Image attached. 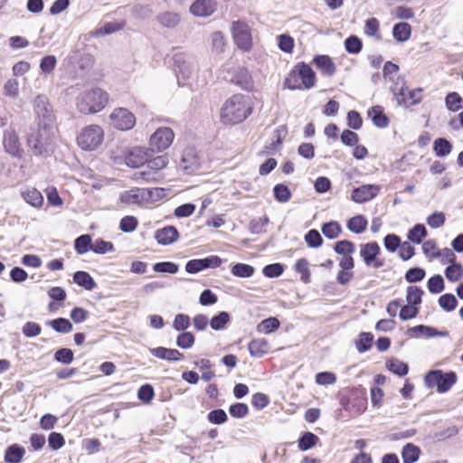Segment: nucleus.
<instances>
[{"label": "nucleus", "mask_w": 463, "mask_h": 463, "mask_svg": "<svg viewBox=\"0 0 463 463\" xmlns=\"http://www.w3.org/2000/svg\"><path fill=\"white\" fill-rule=\"evenodd\" d=\"M251 110L249 96L235 94L225 101L221 116L223 122L237 124L246 119Z\"/></svg>", "instance_id": "obj_1"}, {"label": "nucleus", "mask_w": 463, "mask_h": 463, "mask_svg": "<svg viewBox=\"0 0 463 463\" xmlns=\"http://www.w3.org/2000/svg\"><path fill=\"white\" fill-rule=\"evenodd\" d=\"M108 93L99 88L83 91L77 97V109L82 114L100 111L108 103Z\"/></svg>", "instance_id": "obj_2"}, {"label": "nucleus", "mask_w": 463, "mask_h": 463, "mask_svg": "<svg viewBox=\"0 0 463 463\" xmlns=\"http://www.w3.org/2000/svg\"><path fill=\"white\" fill-rule=\"evenodd\" d=\"M28 146L34 156H50L54 149L52 137L48 126L39 125V128L33 130L27 137Z\"/></svg>", "instance_id": "obj_3"}, {"label": "nucleus", "mask_w": 463, "mask_h": 463, "mask_svg": "<svg viewBox=\"0 0 463 463\" xmlns=\"http://www.w3.org/2000/svg\"><path fill=\"white\" fill-rule=\"evenodd\" d=\"M390 80L393 81V85L392 86V91L393 95L396 97L399 105H403L404 107H411L420 102L422 99L421 89L418 88L410 90L406 87L404 80L400 77H398L396 80H394L393 78L390 77Z\"/></svg>", "instance_id": "obj_4"}, {"label": "nucleus", "mask_w": 463, "mask_h": 463, "mask_svg": "<svg viewBox=\"0 0 463 463\" xmlns=\"http://www.w3.org/2000/svg\"><path fill=\"white\" fill-rule=\"evenodd\" d=\"M457 382L454 372L443 373L441 370L430 371L425 376V384L429 388L437 387L439 393L448 392Z\"/></svg>", "instance_id": "obj_5"}, {"label": "nucleus", "mask_w": 463, "mask_h": 463, "mask_svg": "<svg viewBox=\"0 0 463 463\" xmlns=\"http://www.w3.org/2000/svg\"><path fill=\"white\" fill-rule=\"evenodd\" d=\"M175 71L177 77L179 86H184L181 79L186 80L190 79L195 70L196 61L193 55L186 52H177L173 56Z\"/></svg>", "instance_id": "obj_6"}, {"label": "nucleus", "mask_w": 463, "mask_h": 463, "mask_svg": "<svg viewBox=\"0 0 463 463\" xmlns=\"http://www.w3.org/2000/svg\"><path fill=\"white\" fill-rule=\"evenodd\" d=\"M103 140V130L97 125L86 127L77 137L78 145L84 150L96 149Z\"/></svg>", "instance_id": "obj_7"}, {"label": "nucleus", "mask_w": 463, "mask_h": 463, "mask_svg": "<svg viewBox=\"0 0 463 463\" xmlns=\"http://www.w3.org/2000/svg\"><path fill=\"white\" fill-rule=\"evenodd\" d=\"M232 33L234 43L243 51L249 52L252 47V38L250 28L245 22L234 21L232 24Z\"/></svg>", "instance_id": "obj_8"}, {"label": "nucleus", "mask_w": 463, "mask_h": 463, "mask_svg": "<svg viewBox=\"0 0 463 463\" xmlns=\"http://www.w3.org/2000/svg\"><path fill=\"white\" fill-rule=\"evenodd\" d=\"M291 76L301 80L302 85L292 86L291 90H309L316 85V73L313 69L303 62L295 66V70L291 71Z\"/></svg>", "instance_id": "obj_9"}, {"label": "nucleus", "mask_w": 463, "mask_h": 463, "mask_svg": "<svg viewBox=\"0 0 463 463\" xmlns=\"http://www.w3.org/2000/svg\"><path fill=\"white\" fill-rule=\"evenodd\" d=\"M222 263V259L217 255H211L203 259H194L186 262L185 271L189 274H196L207 269L218 268Z\"/></svg>", "instance_id": "obj_10"}, {"label": "nucleus", "mask_w": 463, "mask_h": 463, "mask_svg": "<svg viewBox=\"0 0 463 463\" xmlns=\"http://www.w3.org/2000/svg\"><path fill=\"white\" fill-rule=\"evenodd\" d=\"M149 191L147 188L134 187L120 194L119 200L122 203L130 205H144L149 203Z\"/></svg>", "instance_id": "obj_11"}, {"label": "nucleus", "mask_w": 463, "mask_h": 463, "mask_svg": "<svg viewBox=\"0 0 463 463\" xmlns=\"http://www.w3.org/2000/svg\"><path fill=\"white\" fill-rule=\"evenodd\" d=\"M111 124L119 130H129L136 124V117L125 108H118L110 115Z\"/></svg>", "instance_id": "obj_12"}, {"label": "nucleus", "mask_w": 463, "mask_h": 463, "mask_svg": "<svg viewBox=\"0 0 463 463\" xmlns=\"http://www.w3.org/2000/svg\"><path fill=\"white\" fill-rule=\"evenodd\" d=\"M174 137L175 134L170 128H159L150 137L151 149L161 152L168 148Z\"/></svg>", "instance_id": "obj_13"}, {"label": "nucleus", "mask_w": 463, "mask_h": 463, "mask_svg": "<svg viewBox=\"0 0 463 463\" xmlns=\"http://www.w3.org/2000/svg\"><path fill=\"white\" fill-rule=\"evenodd\" d=\"M34 112L42 121L43 126H48L53 119L52 109L48 99L43 95H38L33 101Z\"/></svg>", "instance_id": "obj_14"}, {"label": "nucleus", "mask_w": 463, "mask_h": 463, "mask_svg": "<svg viewBox=\"0 0 463 463\" xmlns=\"http://www.w3.org/2000/svg\"><path fill=\"white\" fill-rule=\"evenodd\" d=\"M380 190L378 184H364L353 190L351 198L357 203H364L376 197Z\"/></svg>", "instance_id": "obj_15"}, {"label": "nucleus", "mask_w": 463, "mask_h": 463, "mask_svg": "<svg viewBox=\"0 0 463 463\" xmlns=\"http://www.w3.org/2000/svg\"><path fill=\"white\" fill-rule=\"evenodd\" d=\"M3 145L5 152L11 156L15 157H21L23 156L24 151L19 137L14 129L8 128L5 130Z\"/></svg>", "instance_id": "obj_16"}, {"label": "nucleus", "mask_w": 463, "mask_h": 463, "mask_svg": "<svg viewBox=\"0 0 463 463\" xmlns=\"http://www.w3.org/2000/svg\"><path fill=\"white\" fill-rule=\"evenodd\" d=\"M217 0H195L190 6V12L197 17H208L217 10Z\"/></svg>", "instance_id": "obj_17"}, {"label": "nucleus", "mask_w": 463, "mask_h": 463, "mask_svg": "<svg viewBox=\"0 0 463 463\" xmlns=\"http://www.w3.org/2000/svg\"><path fill=\"white\" fill-rule=\"evenodd\" d=\"M200 158L196 150L193 147H188L184 150L180 167L183 168L187 174H192L199 169Z\"/></svg>", "instance_id": "obj_18"}, {"label": "nucleus", "mask_w": 463, "mask_h": 463, "mask_svg": "<svg viewBox=\"0 0 463 463\" xmlns=\"http://www.w3.org/2000/svg\"><path fill=\"white\" fill-rule=\"evenodd\" d=\"M231 81L244 90H251L254 83L246 68L238 67L233 70Z\"/></svg>", "instance_id": "obj_19"}, {"label": "nucleus", "mask_w": 463, "mask_h": 463, "mask_svg": "<svg viewBox=\"0 0 463 463\" xmlns=\"http://www.w3.org/2000/svg\"><path fill=\"white\" fill-rule=\"evenodd\" d=\"M149 353L155 357L168 362H178L184 359V355L177 349L166 348L164 346L150 348Z\"/></svg>", "instance_id": "obj_20"}, {"label": "nucleus", "mask_w": 463, "mask_h": 463, "mask_svg": "<svg viewBox=\"0 0 463 463\" xmlns=\"http://www.w3.org/2000/svg\"><path fill=\"white\" fill-rule=\"evenodd\" d=\"M155 239L160 245H169L179 239V232L175 226H165L156 232Z\"/></svg>", "instance_id": "obj_21"}, {"label": "nucleus", "mask_w": 463, "mask_h": 463, "mask_svg": "<svg viewBox=\"0 0 463 463\" xmlns=\"http://www.w3.org/2000/svg\"><path fill=\"white\" fill-rule=\"evenodd\" d=\"M146 150L143 147L133 148L125 157L126 165L132 168H137L146 165L147 161Z\"/></svg>", "instance_id": "obj_22"}, {"label": "nucleus", "mask_w": 463, "mask_h": 463, "mask_svg": "<svg viewBox=\"0 0 463 463\" xmlns=\"http://www.w3.org/2000/svg\"><path fill=\"white\" fill-rule=\"evenodd\" d=\"M381 251L377 242H368L360 245V255L367 266H371Z\"/></svg>", "instance_id": "obj_23"}, {"label": "nucleus", "mask_w": 463, "mask_h": 463, "mask_svg": "<svg viewBox=\"0 0 463 463\" xmlns=\"http://www.w3.org/2000/svg\"><path fill=\"white\" fill-rule=\"evenodd\" d=\"M314 62L325 76L332 77L335 73V65L328 55H317Z\"/></svg>", "instance_id": "obj_24"}, {"label": "nucleus", "mask_w": 463, "mask_h": 463, "mask_svg": "<svg viewBox=\"0 0 463 463\" xmlns=\"http://www.w3.org/2000/svg\"><path fill=\"white\" fill-rule=\"evenodd\" d=\"M269 348L270 345L265 338L253 339L248 345L250 354L257 358L262 357Z\"/></svg>", "instance_id": "obj_25"}, {"label": "nucleus", "mask_w": 463, "mask_h": 463, "mask_svg": "<svg viewBox=\"0 0 463 463\" xmlns=\"http://www.w3.org/2000/svg\"><path fill=\"white\" fill-rule=\"evenodd\" d=\"M73 281L86 290H92L97 287V283L87 271H76L73 274Z\"/></svg>", "instance_id": "obj_26"}, {"label": "nucleus", "mask_w": 463, "mask_h": 463, "mask_svg": "<svg viewBox=\"0 0 463 463\" xmlns=\"http://www.w3.org/2000/svg\"><path fill=\"white\" fill-rule=\"evenodd\" d=\"M45 325L52 327L54 331L60 334H67L71 332L73 329V326L70 320L64 317L47 320Z\"/></svg>", "instance_id": "obj_27"}, {"label": "nucleus", "mask_w": 463, "mask_h": 463, "mask_svg": "<svg viewBox=\"0 0 463 463\" xmlns=\"http://www.w3.org/2000/svg\"><path fill=\"white\" fill-rule=\"evenodd\" d=\"M24 453V449L20 445H10L5 450V460L6 463H20Z\"/></svg>", "instance_id": "obj_28"}, {"label": "nucleus", "mask_w": 463, "mask_h": 463, "mask_svg": "<svg viewBox=\"0 0 463 463\" xmlns=\"http://www.w3.org/2000/svg\"><path fill=\"white\" fill-rule=\"evenodd\" d=\"M231 321V316L227 311H221L214 315L209 321V325L213 330H223Z\"/></svg>", "instance_id": "obj_29"}, {"label": "nucleus", "mask_w": 463, "mask_h": 463, "mask_svg": "<svg viewBox=\"0 0 463 463\" xmlns=\"http://www.w3.org/2000/svg\"><path fill=\"white\" fill-rule=\"evenodd\" d=\"M319 441V438L310 432L306 431L302 434V436L298 440V447L301 451H307L312 448H314L317 442Z\"/></svg>", "instance_id": "obj_30"}, {"label": "nucleus", "mask_w": 463, "mask_h": 463, "mask_svg": "<svg viewBox=\"0 0 463 463\" xmlns=\"http://www.w3.org/2000/svg\"><path fill=\"white\" fill-rule=\"evenodd\" d=\"M369 115L372 116V120L376 127L383 128L389 125V118L383 113L381 106L373 107L372 110L369 111Z\"/></svg>", "instance_id": "obj_31"}, {"label": "nucleus", "mask_w": 463, "mask_h": 463, "mask_svg": "<svg viewBox=\"0 0 463 463\" xmlns=\"http://www.w3.org/2000/svg\"><path fill=\"white\" fill-rule=\"evenodd\" d=\"M420 453L419 447L412 443H408L403 447L402 458L403 463H414L418 460Z\"/></svg>", "instance_id": "obj_32"}, {"label": "nucleus", "mask_w": 463, "mask_h": 463, "mask_svg": "<svg viewBox=\"0 0 463 463\" xmlns=\"http://www.w3.org/2000/svg\"><path fill=\"white\" fill-rule=\"evenodd\" d=\"M452 144L443 137L437 138L433 143V151L439 157H444L450 154Z\"/></svg>", "instance_id": "obj_33"}, {"label": "nucleus", "mask_w": 463, "mask_h": 463, "mask_svg": "<svg viewBox=\"0 0 463 463\" xmlns=\"http://www.w3.org/2000/svg\"><path fill=\"white\" fill-rule=\"evenodd\" d=\"M92 240L90 234H83L79 236L74 241V249L78 254H85L91 250Z\"/></svg>", "instance_id": "obj_34"}, {"label": "nucleus", "mask_w": 463, "mask_h": 463, "mask_svg": "<svg viewBox=\"0 0 463 463\" xmlns=\"http://www.w3.org/2000/svg\"><path fill=\"white\" fill-rule=\"evenodd\" d=\"M367 223V220L363 215H356L348 220L347 228L352 232L360 234L366 230Z\"/></svg>", "instance_id": "obj_35"}, {"label": "nucleus", "mask_w": 463, "mask_h": 463, "mask_svg": "<svg viewBox=\"0 0 463 463\" xmlns=\"http://www.w3.org/2000/svg\"><path fill=\"white\" fill-rule=\"evenodd\" d=\"M428 232L423 224L418 223L414 225L408 232L407 238L410 241L420 244L422 240L427 237Z\"/></svg>", "instance_id": "obj_36"}, {"label": "nucleus", "mask_w": 463, "mask_h": 463, "mask_svg": "<svg viewBox=\"0 0 463 463\" xmlns=\"http://www.w3.org/2000/svg\"><path fill=\"white\" fill-rule=\"evenodd\" d=\"M231 272L235 277L247 279L254 274L255 269L250 264L239 262L232 267Z\"/></svg>", "instance_id": "obj_37"}, {"label": "nucleus", "mask_w": 463, "mask_h": 463, "mask_svg": "<svg viewBox=\"0 0 463 463\" xmlns=\"http://www.w3.org/2000/svg\"><path fill=\"white\" fill-rule=\"evenodd\" d=\"M392 34L396 41L405 42L411 36V25L402 22L393 26Z\"/></svg>", "instance_id": "obj_38"}, {"label": "nucleus", "mask_w": 463, "mask_h": 463, "mask_svg": "<svg viewBox=\"0 0 463 463\" xmlns=\"http://www.w3.org/2000/svg\"><path fill=\"white\" fill-rule=\"evenodd\" d=\"M157 22L167 28L175 27L180 22V16L176 13L165 12L156 17Z\"/></svg>", "instance_id": "obj_39"}, {"label": "nucleus", "mask_w": 463, "mask_h": 463, "mask_svg": "<svg viewBox=\"0 0 463 463\" xmlns=\"http://www.w3.org/2000/svg\"><path fill=\"white\" fill-rule=\"evenodd\" d=\"M445 105L449 111H458L463 108V99L458 92H449L445 98Z\"/></svg>", "instance_id": "obj_40"}, {"label": "nucleus", "mask_w": 463, "mask_h": 463, "mask_svg": "<svg viewBox=\"0 0 463 463\" xmlns=\"http://www.w3.org/2000/svg\"><path fill=\"white\" fill-rule=\"evenodd\" d=\"M295 270L297 273L300 274V280L303 283L307 284L311 281L309 263L306 259H300L297 261L295 265Z\"/></svg>", "instance_id": "obj_41"}, {"label": "nucleus", "mask_w": 463, "mask_h": 463, "mask_svg": "<svg viewBox=\"0 0 463 463\" xmlns=\"http://www.w3.org/2000/svg\"><path fill=\"white\" fill-rule=\"evenodd\" d=\"M279 327V321L276 317L263 319L258 326L257 331L262 334H270Z\"/></svg>", "instance_id": "obj_42"}, {"label": "nucleus", "mask_w": 463, "mask_h": 463, "mask_svg": "<svg viewBox=\"0 0 463 463\" xmlns=\"http://www.w3.org/2000/svg\"><path fill=\"white\" fill-rule=\"evenodd\" d=\"M321 230H322L323 234L327 239H330V240H334V239L337 238L340 235L341 231H342L340 224L335 221H332V222L324 223L322 225Z\"/></svg>", "instance_id": "obj_43"}, {"label": "nucleus", "mask_w": 463, "mask_h": 463, "mask_svg": "<svg viewBox=\"0 0 463 463\" xmlns=\"http://www.w3.org/2000/svg\"><path fill=\"white\" fill-rule=\"evenodd\" d=\"M22 195L24 201L33 207H40L43 203V196L34 188L28 190L27 192H24Z\"/></svg>", "instance_id": "obj_44"}, {"label": "nucleus", "mask_w": 463, "mask_h": 463, "mask_svg": "<svg viewBox=\"0 0 463 463\" xmlns=\"http://www.w3.org/2000/svg\"><path fill=\"white\" fill-rule=\"evenodd\" d=\"M160 174L151 169H144L134 174V180H143L146 183H156L160 178Z\"/></svg>", "instance_id": "obj_45"}, {"label": "nucleus", "mask_w": 463, "mask_h": 463, "mask_svg": "<svg viewBox=\"0 0 463 463\" xmlns=\"http://www.w3.org/2000/svg\"><path fill=\"white\" fill-rule=\"evenodd\" d=\"M423 290L420 288L415 286H410L407 288L406 300L409 305L416 307L421 303V297Z\"/></svg>", "instance_id": "obj_46"}, {"label": "nucleus", "mask_w": 463, "mask_h": 463, "mask_svg": "<svg viewBox=\"0 0 463 463\" xmlns=\"http://www.w3.org/2000/svg\"><path fill=\"white\" fill-rule=\"evenodd\" d=\"M439 307L447 311H453L458 306V300L453 294L446 293L439 297Z\"/></svg>", "instance_id": "obj_47"}, {"label": "nucleus", "mask_w": 463, "mask_h": 463, "mask_svg": "<svg viewBox=\"0 0 463 463\" xmlns=\"http://www.w3.org/2000/svg\"><path fill=\"white\" fill-rule=\"evenodd\" d=\"M195 342L193 333L188 331L181 332L176 337V345L183 349L191 348Z\"/></svg>", "instance_id": "obj_48"}, {"label": "nucleus", "mask_w": 463, "mask_h": 463, "mask_svg": "<svg viewBox=\"0 0 463 463\" xmlns=\"http://www.w3.org/2000/svg\"><path fill=\"white\" fill-rule=\"evenodd\" d=\"M386 366L392 373L399 376L406 375L409 371L407 364L397 359L388 361Z\"/></svg>", "instance_id": "obj_49"}, {"label": "nucleus", "mask_w": 463, "mask_h": 463, "mask_svg": "<svg viewBox=\"0 0 463 463\" xmlns=\"http://www.w3.org/2000/svg\"><path fill=\"white\" fill-rule=\"evenodd\" d=\"M91 250L96 254L112 252L114 251V244L111 241H107L99 238L92 242Z\"/></svg>", "instance_id": "obj_50"}, {"label": "nucleus", "mask_w": 463, "mask_h": 463, "mask_svg": "<svg viewBox=\"0 0 463 463\" xmlns=\"http://www.w3.org/2000/svg\"><path fill=\"white\" fill-rule=\"evenodd\" d=\"M168 164V158L166 156L162 155L156 156L154 158L149 159L147 157V161L146 162V168L156 171L159 173V170L165 168Z\"/></svg>", "instance_id": "obj_51"}, {"label": "nucleus", "mask_w": 463, "mask_h": 463, "mask_svg": "<svg viewBox=\"0 0 463 463\" xmlns=\"http://www.w3.org/2000/svg\"><path fill=\"white\" fill-rule=\"evenodd\" d=\"M153 269L158 273L175 274L179 269V266L172 261H161L155 263Z\"/></svg>", "instance_id": "obj_52"}, {"label": "nucleus", "mask_w": 463, "mask_h": 463, "mask_svg": "<svg viewBox=\"0 0 463 463\" xmlns=\"http://www.w3.org/2000/svg\"><path fill=\"white\" fill-rule=\"evenodd\" d=\"M54 359L58 363L63 364H70L74 359V353L71 349L62 347L58 349L54 354Z\"/></svg>", "instance_id": "obj_53"}, {"label": "nucleus", "mask_w": 463, "mask_h": 463, "mask_svg": "<svg viewBox=\"0 0 463 463\" xmlns=\"http://www.w3.org/2000/svg\"><path fill=\"white\" fill-rule=\"evenodd\" d=\"M446 278L452 282L458 281L463 275L462 266L458 263H453L445 269Z\"/></svg>", "instance_id": "obj_54"}, {"label": "nucleus", "mask_w": 463, "mask_h": 463, "mask_svg": "<svg viewBox=\"0 0 463 463\" xmlns=\"http://www.w3.org/2000/svg\"><path fill=\"white\" fill-rule=\"evenodd\" d=\"M191 326L190 317L186 314H177L173 321V327L178 332L185 331Z\"/></svg>", "instance_id": "obj_55"}, {"label": "nucleus", "mask_w": 463, "mask_h": 463, "mask_svg": "<svg viewBox=\"0 0 463 463\" xmlns=\"http://www.w3.org/2000/svg\"><path fill=\"white\" fill-rule=\"evenodd\" d=\"M345 47L347 52L357 54L361 52L363 43L357 36L352 35L345 39Z\"/></svg>", "instance_id": "obj_56"}, {"label": "nucleus", "mask_w": 463, "mask_h": 463, "mask_svg": "<svg viewBox=\"0 0 463 463\" xmlns=\"http://www.w3.org/2000/svg\"><path fill=\"white\" fill-rule=\"evenodd\" d=\"M427 287L430 293L439 294L444 290V279L440 275H435L429 279Z\"/></svg>", "instance_id": "obj_57"}, {"label": "nucleus", "mask_w": 463, "mask_h": 463, "mask_svg": "<svg viewBox=\"0 0 463 463\" xmlns=\"http://www.w3.org/2000/svg\"><path fill=\"white\" fill-rule=\"evenodd\" d=\"M207 420L212 424L221 425L228 420V416L224 410L214 409L208 413Z\"/></svg>", "instance_id": "obj_58"}, {"label": "nucleus", "mask_w": 463, "mask_h": 463, "mask_svg": "<svg viewBox=\"0 0 463 463\" xmlns=\"http://www.w3.org/2000/svg\"><path fill=\"white\" fill-rule=\"evenodd\" d=\"M57 65V59L54 55H46L40 61V70L44 74L52 73Z\"/></svg>", "instance_id": "obj_59"}, {"label": "nucleus", "mask_w": 463, "mask_h": 463, "mask_svg": "<svg viewBox=\"0 0 463 463\" xmlns=\"http://www.w3.org/2000/svg\"><path fill=\"white\" fill-rule=\"evenodd\" d=\"M138 225V221L136 217L127 215L120 220L119 229L123 232H132Z\"/></svg>", "instance_id": "obj_60"}, {"label": "nucleus", "mask_w": 463, "mask_h": 463, "mask_svg": "<svg viewBox=\"0 0 463 463\" xmlns=\"http://www.w3.org/2000/svg\"><path fill=\"white\" fill-rule=\"evenodd\" d=\"M229 412L233 418L241 419L248 415L249 407L243 402H235L229 408Z\"/></svg>", "instance_id": "obj_61"}, {"label": "nucleus", "mask_w": 463, "mask_h": 463, "mask_svg": "<svg viewBox=\"0 0 463 463\" xmlns=\"http://www.w3.org/2000/svg\"><path fill=\"white\" fill-rule=\"evenodd\" d=\"M373 335L371 333H361L356 342V348L360 353L366 352L372 346Z\"/></svg>", "instance_id": "obj_62"}, {"label": "nucleus", "mask_w": 463, "mask_h": 463, "mask_svg": "<svg viewBox=\"0 0 463 463\" xmlns=\"http://www.w3.org/2000/svg\"><path fill=\"white\" fill-rule=\"evenodd\" d=\"M334 250L337 254L347 255L354 252L355 246L352 241L343 240L335 244Z\"/></svg>", "instance_id": "obj_63"}, {"label": "nucleus", "mask_w": 463, "mask_h": 463, "mask_svg": "<svg viewBox=\"0 0 463 463\" xmlns=\"http://www.w3.org/2000/svg\"><path fill=\"white\" fill-rule=\"evenodd\" d=\"M284 271V266L280 263H272L266 265L263 269L262 273L267 278H278L279 277Z\"/></svg>", "instance_id": "obj_64"}]
</instances>
